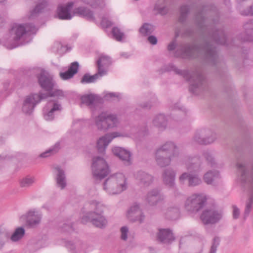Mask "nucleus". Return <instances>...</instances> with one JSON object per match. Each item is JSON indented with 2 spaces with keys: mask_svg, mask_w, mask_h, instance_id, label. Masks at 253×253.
<instances>
[{
  "mask_svg": "<svg viewBox=\"0 0 253 253\" xmlns=\"http://www.w3.org/2000/svg\"><path fill=\"white\" fill-rule=\"evenodd\" d=\"M195 22L203 34V43L179 44L175 52V56L185 59L201 57L209 64L216 65L218 57L214 44L227 46L230 44L222 25L219 23L216 7L212 5L203 6L196 14Z\"/></svg>",
  "mask_w": 253,
  "mask_h": 253,
  "instance_id": "f257e3e1",
  "label": "nucleus"
},
{
  "mask_svg": "<svg viewBox=\"0 0 253 253\" xmlns=\"http://www.w3.org/2000/svg\"><path fill=\"white\" fill-rule=\"evenodd\" d=\"M37 31L36 27L32 23L14 24L9 31V44H5L8 48H15L18 46V42L24 41L27 37L35 34Z\"/></svg>",
  "mask_w": 253,
  "mask_h": 253,
  "instance_id": "f03ea898",
  "label": "nucleus"
},
{
  "mask_svg": "<svg viewBox=\"0 0 253 253\" xmlns=\"http://www.w3.org/2000/svg\"><path fill=\"white\" fill-rule=\"evenodd\" d=\"M179 154V149L175 144L171 141H167L157 149L155 153L156 161L160 167H166L172 161L177 159Z\"/></svg>",
  "mask_w": 253,
  "mask_h": 253,
  "instance_id": "7ed1b4c3",
  "label": "nucleus"
},
{
  "mask_svg": "<svg viewBox=\"0 0 253 253\" xmlns=\"http://www.w3.org/2000/svg\"><path fill=\"white\" fill-rule=\"evenodd\" d=\"M89 208L90 211L87 213L86 216L82 218V222L85 223L90 221L97 227H104L107 223L106 219L102 215L104 205L100 202L92 200L89 203Z\"/></svg>",
  "mask_w": 253,
  "mask_h": 253,
  "instance_id": "20e7f679",
  "label": "nucleus"
},
{
  "mask_svg": "<svg viewBox=\"0 0 253 253\" xmlns=\"http://www.w3.org/2000/svg\"><path fill=\"white\" fill-rule=\"evenodd\" d=\"M127 187V179L122 172L111 175L105 180L103 184L104 190L111 195L121 193L126 190Z\"/></svg>",
  "mask_w": 253,
  "mask_h": 253,
  "instance_id": "39448f33",
  "label": "nucleus"
},
{
  "mask_svg": "<svg viewBox=\"0 0 253 253\" xmlns=\"http://www.w3.org/2000/svg\"><path fill=\"white\" fill-rule=\"evenodd\" d=\"M207 200L206 194L202 193H194L186 199L184 208L189 213H197L203 208Z\"/></svg>",
  "mask_w": 253,
  "mask_h": 253,
  "instance_id": "423d86ee",
  "label": "nucleus"
},
{
  "mask_svg": "<svg viewBox=\"0 0 253 253\" xmlns=\"http://www.w3.org/2000/svg\"><path fill=\"white\" fill-rule=\"evenodd\" d=\"M95 123L98 129L107 130L116 127L119 121L116 115L102 112L95 118Z\"/></svg>",
  "mask_w": 253,
  "mask_h": 253,
  "instance_id": "0eeeda50",
  "label": "nucleus"
},
{
  "mask_svg": "<svg viewBox=\"0 0 253 253\" xmlns=\"http://www.w3.org/2000/svg\"><path fill=\"white\" fill-rule=\"evenodd\" d=\"M91 169L93 176L96 180L104 178L109 172V167L105 160L100 157L93 158Z\"/></svg>",
  "mask_w": 253,
  "mask_h": 253,
  "instance_id": "6e6552de",
  "label": "nucleus"
},
{
  "mask_svg": "<svg viewBox=\"0 0 253 253\" xmlns=\"http://www.w3.org/2000/svg\"><path fill=\"white\" fill-rule=\"evenodd\" d=\"M111 64V60L110 57L106 55H101L97 61V72L93 75L86 73L81 79H97L102 77L107 74V68Z\"/></svg>",
  "mask_w": 253,
  "mask_h": 253,
  "instance_id": "1a4fd4ad",
  "label": "nucleus"
},
{
  "mask_svg": "<svg viewBox=\"0 0 253 253\" xmlns=\"http://www.w3.org/2000/svg\"><path fill=\"white\" fill-rule=\"evenodd\" d=\"M41 87L44 91L45 93L40 92L38 95H46L45 98L49 96L62 97L64 96L62 90L55 88V84L53 80H38Z\"/></svg>",
  "mask_w": 253,
  "mask_h": 253,
  "instance_id": "9d476101",
  "label": "nucleus"
},
{
  "mask_svg": "<svg viewBox=\"0 0 253 253\" xmlns=\"http://www.w3.org/2000/svg\"><path fill=\"white\" fill-rule=\"evenodd\" d=\"M121 136H129L135 138L133 133L129 134H122L118 132H113L108 133L100 137L97 142V148L99 153L103 154L108 145L115 138Z\"/></svg>",
  "mask_w": 253,
  "mask_h": 253,
  "instance_id": "9b49d317",
  "label": "nucleus"
},
{
  "mask_svg": "<svg viewBox=\"0 0 253 253\" xmlns=\"http://www.w3.org/2000/svg\"><path fill=\"white\" fill-rule=\"evenodd\" d=\"M46 95H38L35 93L27 97L25 100L22 107L23 111L26 114H31L34 110L36 104L43 99H45Z\"/></svg>",
  "mask_w": 253,
  "mask_h": 253,
  "instance_id": "f8f14e48",
  "label": "nucleus"
},
{
  "mask_svg": "<svg viewBox=\"0 0 253 253\" xmlns=\"http://www.w3.org/2000/svg\"><path fill=\"white\" fill-rule=\"evenodd\" d=\"M215 135L209 129H201L197 131L193 138V141L200 144H208L213 142Z\"/></svg>",
  "mask_w": 253,
  "mask_h": 253,
  "instance_id": "ddd939ff",
  "label": "nucleus"
},
{
  "mask_svg": "<svg viewBox=\"0 0 253 253\" xmlns=\"http://www.w3.org/2000/svg\"><path fill=\"white\" fill-rule=\"evenodd\" d=\"M221 217V213L213 209L204 211L200 216V218L204 224H214L218 222Z\"/></svg>",
  "mask_w": 253,
  "mask_h": 253,
  "instance_id": "4468645a",
  "label": "nucleus"
},
{
  "mask_svg": "<svg viewBox=\"0 0 253 253\" xmlns=\"http://www.w3.org/2000/svg\"><path fill=\"white\" fill-rule=\"evenodd\" d=\"M127 218L131 221H139L142 223L144 219V215L138 204L134 203L127 211Z\"/></svg>",
  "mask_w": 253,
  "mask_h": 253,
  "instance_id": "2eb2a0df",
  "label": "nucleus"
},
{
  "mask_svg": "<svg viewBox=\"0 0 253 253\" xmlns=\"http://www.w3.org/2000/svg\"><path fill=\"white\" fill-rule=\"evenodd\" d=\"M61 110V105L57 101L50 100L43 108L44 118L46 121H51L54 118V112Z\"/></svg>",
  "mask_w": 253,
  "mask_h": 253,
  "instance_id": "dca6fc26",
  "label": "nucleus"
},
{
  "mask_svg": "<svg viewBox=\"0 0 253 253\" xmlns=\"http://www.w3.org/2000/svg\"><path fill=\"white\" fill-rule=\"evenodd\" d=\"M186 180L188 181V185L190 187H195L202 183V180L199 175L190 172H183L179 177V181L181 184H184Z\"/></svg>",
  "mask_w": 253,
  "mask_h": 253,
  "instance_id": "f3484780",
  "label": "nucleus"
},
{
  "mask_svg": "<svg viewBox=\"0 0 253 253\" xmlns=\"http://www.w3.org/2000/svg\"><path fill=\"white\" fill-rule=\"evenodd\" d=\"M182 163L190 171H199L201 169V161L198 157H186L183 160Z\"/></svg>",
  "mask_w": 253,
  "mask_h": 253,
  "instance_id": "a211bd4d",
  "label": "nucleus"
},
{
  "mask_svg": "<svg viewBox=\"0 0 253 253\" xmlns=\"http://www.w3.org/2000/svg\"><path fill=\"white\" fill-rule=\"evenodd\" d=\"M81 101L83 104H85L90 109H94L102 103V99L98 95L90 94L83 96L81 97Z\"/></svg>",
  "mask_w": 253,
  "mask_h": 253,
  "instance_id": "6ab92c4d",
  "label": "nucleus"
},
{
  "mask_svg": "<svg viewBox=\"0 0 253 253\" xmlns=\"http://www.w3.org/2000/svg\"><path fill=\"white\" fill-rule=\"evenodd\" d=\"M73 5V2H68L65 5H59L57 10V13L59 19L70 20L73 17L70 12Z\"/></svg>",
  "mask_w": 253,
  "mask_h": 253,
  "instance_id": "aec40b11",
  "label": "nucleus"
},
{
  "mask_svg": "<svg viewBox=\"0 0 253 253\" xmlns=\"http://www.w3.org/2000/svg\"><path fill=\"white\" fill-rule=\"evenodd\" d=\"M113 154L118 157L126 165H129L131 164V154L121 147H115L112 149Z\"/></svg>",
  "mask_w": 253,
  "mask_h": 253,
  "instance_id": "412c9836",
  "label": "nucleus"
},
{
  "mask_svg": "<svg viewBox=\"0 0 253 253\" xmlns=\"http://www.w3.org/2000/svg\"><path fill=\"white\" fill-rule=\"evenodd\" d=\"M176 172L171 168L166 169L162 174L164 183L170 188H174L175 185Z\"/></svg>",
  "mask_w": 253,
  "mask_h": 253,
  "instance_id": "4be33fe9",
  "label": "nucleus"
},
{
  "mask_svg": "<svg viewBox=\"0 0 253 253\" xmlns=\"http://www.w3.org/2000/svg\"><path fill=\"white\" fill-rule=\"evenodd\" d=\"M79 69V63L77 61L73 62L69 66L66 70L60 72V77L62 79H70L78 73Z\"/></svg>",
  "mask_w": 253,
  "mask_h": 253,
  "instance_id": "5701e85b",
  "label": "nucleus"
},
{
  "mask_svg": "<svg viewBox=\"0 0 253 253\" xmlns=\"http://www.w3.org/2000/svg\"><path fill=\"white\" fill-rule=\"evenodd\" d=\"M74 12L75 14L85 18L88 21L94 22L96 21L93 11L86 7L80 6L76 8Z\"/></svg>",
  "mask_w": 253,
  "mask_h": 253,
  "instance_id": "b1692460",
  "label": "nucleus"
},
{
  "mask_svg": "<svg viewBox=\"0 0 253 253\" xmlns=\"http://www.w3.org/2000/svg\"><path fill=\"white\" fill-rule=\"evenodd\" d=\"M158 240L163 243H170L174 240L172 231L169 229H160L157 234Z\"/></svg>",
  "mask_w": 253,
  "mask_h": 253,
  "instance_id": "393cba45",
  "label": "nucleus"
},
{
  "mask_svg": "<svg viewBox=\"0 0 253 253\" xmlns=\"http://www.w3.org/2000/svg\"><path fill=\"white\" fill-rule=\"evenodd\" d=\"M42 218L41 214L37 211H30L27 213V222L31 227L39 224Z\"/></svg>",
  "mask_w": 253,
  "mask_h": 253,
  "instance_id": "a878e982",
  "label": "nucleus"
},
{
  "mask_svg": "<svg viewBox=\"0 0 253 253\" xmlns=\"http://www.w3.org/2000/svg\"><path fill=\"white\" fill-rule=\"evenodd\" d=\"M135 176L139 183L144 186L149 185L152 182V176L144 171H138L135 174Z\"/></svg>",
  "mask_w": 253,
  "mask_h": 253,
  "instance_id": "bb28decb",
  "label": "nucleus"
},
{
  "mask_svg": "<svg viewBox=\"0 0 253 253\" xmlns=\"http://www.w3.org/2000/svg\"><path fill=\"white\" fill-rule=\"evenodd\" d=\"M161 70H162V73L173 71L175 74L178 75L183 78H188L190 76V73L188 70H180L171 64L164 66Z\"/></svg>",
  "mask_w": 253,
  "mask_h": 253,
  "instance_id": "cd10ccee",
  "label": "nucleus"
},
{
  "mask_svg": "<svg viewBox=\"0 0 253 253\" xmlns=\"http://www.w3.org/2000/svg\"><path fill=\"white\" fill-rule=\"evenodd\" d=\"M161 199V195L156 189L149 192L145 198L146 202L150 206L156 205Z\"/></svg>",
  "mask_w": 253,
  "mask_h": 253,
  "instance_id": "c85d7f7f",
  "label": "nucleus"
},
{
  "mask_svg": "<svg viewBox=\"0 0 253 253\" xmlns=\"http://www.w3.org/2000/svg\"><path fill=\"white\" fill-rule=\"evenodd\" d=\"M153 125L161 130H164L167 126V119L165 115L160 114L156 115L152 121Z\"/></svg>",
  "mask_w": 253,
  "mask_h": 253,
  "instance_id": "c756f323",
  "label": "nucleus"
},
{
  "mask_svg": "<svg viewBox=\"0 0 253 253\" xmlns=\"http://www.w3.org/2000/svg\"><path fill=\"white\" fill-rule=\"evenodd\" d=\"M220 179V175L217 171H209L204 176V180L208 184H213Z\"/></svg>",
  "mask_w": 253,
  "mask_h": 253,
  "instance_id": "7c9ffc66",
  "label": "nucleus"
},
{
  "mask_svg": "<svg viewBox=\"0 0 253 253\" xmlns=\"http://www.w3.org/2000/svg\"><path fill=\"white\" fill-rule=\"evenodd\" d=\"M189 81V90L195 94H198L203 89V80H188Z\"/></svg>",
  "mask_w": 253,
  "mask_h": 253,
  "instance_id": "2f4dec72",
  "label": "nucleus"
},
{
  "mask_svg": "<svg viewBox=\"0 0 253 253\" xmlns=\"http://www.w3.org/2000/svg\"><path fill=\"white\" fill-rule=\"evenodd\" d=\"M55 169L57 172L56 178L57 186L62 189L64 188L66 185V177L64 171L59 167H56Z\"/></svg>",
  "mask_w": 253,
  "mask_h": 253,
  "instance_id": "473e14b6",
  "label": "nucleus"
},
{
  "mask_svg": "<svg viewBox=\"0 0 253 253\" xmlns=\"http://www.w3.org/2000/svg\"><path fill=\"white\" fill-rule=\"evenodd\" d=\"M36 181L35 178L34 176L28 175L20 180V186L22 188H28L32 186Z\"/></svg>",
  "mask_w": 253,
  "mask_h": 253,
  "instance_id": "72a5a7b5",
  "label": "nucleus"
},
{
  "mask_svg": "<svg viewBox=\"0 0 253 253\" xmlns=\"http://www.w3.org/2000/svg\"><path fill=\"white\" fill-rule=\"evenodd\" d=\"M25 234V230L22 227L16 228L10 236V239L13 242H17L21 239Z\"/></svg>",
  "mask_w": 253,
  "mask_h": 253,
  "instance_id": "f704fd0d",
  "label": "nucleus"
},
{
  "mask_svg": "<svg viewBox=\"0 0 253 253\" xmlns=\"http://www.w3.org/2000/svg\"><path fill=\"white\" fill-rule=\"evenodd\" d=\"M189 10L190 8L188 5H183L181 6L180 9V16L178 20V21L179 23H183L185 21Z\"/></svg>",
  "mask_w": 253,
  "mask_h": 253,
  "instance_id": "c9c22d12",
  "label": "nucleus"
},
{
  "mask_svg": "<svg viewBox=\"0 0 253 253\" xmlns=\"http://www.w3.org/2000/svg\"><path fill=\"white\" fill-rule=\"evenodd\" d=\"M38 79H52L53 76L50 75L48 72L42 68L36 69Z\"/></svg>",
  "mask_w": 253,
  "mask_h": 253,
  "instance_id": "e433bc0d",
  "label": "nucleus"
},
{
  "mask_svg": "<svg viewBox=\"0 0 253 253\" xmlns=\"http://www.w3.org/2000/svg\"><path fill=\"white\" fill-rule=\"evenodd\" d=\"M47 5V2L45 0H43L42 2L37 4L34 9L31 11V16H35L37 14L42 12Z\"/></svg>",
  "mask_w": 253,
  "mask_h": 253,
  "instance_id": "4c0bfd02",
  "label": "nucleus"
},
{
  "mask_svg": "<svg viewBox=\"0 0 253 253\" xmlns=\"http://www.w3.org/2000/svg\"><path fill=\"white\" fill-rule=\"evenodd\" d=\"M153 31V26L148 23L144 24L139 29L140 33L143 36L150 35Z\"/></svg>",
  "mask_w": 253,
  "mask_h": 253,
  "instance_id": "58836bf2",
  "label": "nucleus"
},
{
  "mask_svg": "<svg viewBox=\"0 0 253 253\" xmlns=\"http://www.w3.org/2000/svg\"><path fill=\"white\" fill-rule=\"evenodd\" d=\"M164 0H159L156 4L155 9L157 10L158 12L162 14L165 15L167 14L168 11V8L164 5H160V4H164Z\"/></svg>",
  "mask_w": 253,
  "mask_h": 253,
  "instance_id": "ea45409f",
  "label": "nucleus"
},
{
  "mask_svg": "<svg viewBox=\"0 0 253 253\" xmlns=\"http://www.w3.org/2000/svg\"><path fill=\"white\" fill-rule=\"evenodd\" d=\"M59 143H56L54 147H53L52 148H50L48 150H47L44 152L42 153L40 155V157L42 158H46L50 156L51 155L56 153L59 150Z\"/></svg>",
  "mask_w": 253,
  "mask_h": 253,
  "instance_id": "a19ab883",
  "label": "nucleus"
},
{
  "mask_svg": "<svg viewBox=\"0 0 253 253\" xmlns=\"http://www.w3.org/2000/svg\"><path fill=\"white\" fill-rule=\"evenodd\" d=\"M168 216L172 220L177 219L180 214L178 208H170L168 211Z\"/></svg>",
  "mask_w": 253,
  "mask_h": 253,
  "instance_id": "79ce46f5",
  "label": "nucleus"
},
{
  "mask_svg": "<svg viewBox=\"0 0 253 253\" xmlns=\"http://www.w3.org/2000/svg\"><path fill=\"white\" fill-rule=\"evenodd\" d=\"M122 95L119 93L110 92L105 94V99L107 100H119Z\"/></svg>",
  "mask_w": 253,
  "mask_h": 253,
  "instance_id": "37998d69",
  "label": "nucleus"
},
{
  "mask_svg": "<svg viewBox=\"0 0 253 253\" xmlns=\"http://www.w3.org/2000/svg\"><path fill=\"white\" fill-rule=\"evenodd\" d=\"M112 34L114 38L118 41H121L124 36V33L117 27H114L112 29Z\"/></svg>",
  "mask_w": 253,
  "mask_h": 253,
  "instance_id": "c03bdc74",
  "label": "nucleus"
},
{
  "mask_svg": "<svg viewBox=\"0 0 253 253\" xmlns=\"http://www.w3.org/2000/svg\"><path fill=\"white\" fill-rule=\"evenodd\" d=\"M219 243L220 239L217 237H214L212 240L209 253H216Z\"/></svg>",
  "mask_w": 253,
  "mask_h": 253,
  "instance_id": "a18cd8bd",
  "label": "nucleus"
},
{
  "mask_svg": "<svg viewBox=\"0 0 253 253\" xmlns=\"http://www.w3.org/2000/svg\"><path fill=\"white\" fill-rule=\"evenodd\" d=\"M85 4L90 5L92 8H97L101 6L100 0H82Z\"/></svg>",
  "mask_w": 253,
  "mask_h": 253,
  "instance_id": "49530a36",
  "label": "nucleus"
},
{
  "mask_svg": "<svg viewBox=\"0 0 253 253\" xmlns=\"http://www.w3.org/2000/svg\"><path fill=\"white\" fill-rule=\"evenodd\" d=\"M190 238L184 237L181 239L179 243V253H184L183 251L185 247V244L189 243L190 241Z\"/></svg>",
  "mask_w": 253,
  "mask_h": 253,
  "instance_id": "de8ad7c7",
  "label": "nucleus"
},
{
  "mask_svg": "<svg viewBox=\"0 0 253 253\" xmlns=\"http://www.w3.org/2000/svg\"><path fill=\"white\" fill-rule=\"evenodd\" d=\"M204 156L211 167H213L215 163L212 156L209 153L206 152L204 153Z\"/></svg>",
  "mask_w": 253,
  "mask_h": 253,
  "instance_id": "09e8293b",
  "label": "nucleus"
},
{
  "mask_svg": "<svg viewBox=\"0 0 253 253\" xmlns=\"http://www.w3.org/2000/svg\"><path fill=\"white\" fill-rule=\"evenodd\" d=\"M121 239L124 241L126 240L127 238V234L128 233V229L126 226H123L121 228Z\"/></svg>",
  "mask_w": 253,
  "mask_h": 253,
  "instance_id": "8fccbe9b",
  "label": "nucleus"
},
{
  "mask_svg": "<svg viewBox=\"0 0 253 253\" xmlns=\"http://www.w3.org/2000/svg\"><path fill=\"white\" fill-rule=\"evenodd\" d=\"M101 25L104 28H108L112 25V23L106 18H103L101 20Z\"/></svg>",
  "mask_w": 253,
  "mask_h": 253,
  "instance_id": "3c124183",
  "label": "nucleus"
},
{
  "mask_svg": "<svg viewBox=\"0 0 253 253\" xmlns=\"http://www.w3.org/2000/svg\"><path fill=\"white\" fill-rule=\"evenodd\" d=\"M240 214V210L236 206H233V217L235 219H237Z\"/></svg>",
  "mask_w": 253,
  "mask_h": 253,
  "instance_id": "603ef678",
  "label": "nucleus"
},
{
  "mask_svg": "<svg viewBox=\"0 0 253 253\" xmlns=\"http://www.w3.org/2000/svg\"><path fill=\"white\" fill-rule=\"evenodd\" d=\"M244 28L247 32L249 30H253V20L247 22L244 25Z\"/></svg>",
  "mask_w": 253,
  "mask_h": 253,
  "instance_id": "864d4df0",
  "label": "nucleus"
},
{
  "mask_svg": "<svg viewBox=\"0 0 253 253\" xmlns=\"http://www.w3.org/2000/svg\"><path fill=\"white\" fill-rule=\"evenodd\" d=\"M148 41L152 44L155 45L157 43V39L154 36H150L148 38Z\"/></svg>",
  "mask_w": 253,
  "mask_h": 253,
  "instance_id": "5fc2aeb1",
  "label": "nucleus"
},
{
  "mask_svg": "<svg viewBox=\"0 0 253 253\" xmlns=\"http://www.w3.org/2000/svg\"><path fill=\"white\" fill-rule=\"evenodd\" d=\"M176 47V41L175 40L173 41L170 43H169L168 46V49L169 51H172Z\"/></svg>",
  "mask_w": 253,
  "mask_h": 253,
  "instance_id": "6e6d98bb",
  "label": "nucleus"
},
{
  "mask_svg": "<svg viewBox=\"0 0 253 253\" xmlns=\"http://www.w3.org/2000/svg\"><path fill=\"white\" fill-rule=\"evenodd\" d=\"M63 231H68L70 232L72 230H73L72 226L71 225H69L67 224H65L64 227H63Z\"/></svg>",
  "mask_w": 253,
  "mask_h": 253,
  "instance_id": "4d7b16f0",
  "label": "nucleus"
},
{
  "mask_svg": "<svg viewBox=\"0 0 253 253\" xmlns=\"http://www.w3.org/2000/svg\"><path fill=\"white\" fill-rule=\"evenodd\" d=\"M66 246L67 248L70 249L71 250H73L75 248L74 245L72 243V242L70 241L67 242Z\"/></svg>",
  "mask_w": 253,
  "mask_h": 253,
  "instance_id": "13d9d810",
  "label": "nucleus"
},
{
  "mask_svg": "<svg viewBox=\"0 0 253 253\" xmlns=\"http://www.w3.org/2000/svg\"><path fill=\"white\" fill-rule=\"evenodd\" d=\"M243 41L247 42H253V36H248L246 38L242 39Z\"/></svg>",
  "mask_w": 253,
  "mask_h": 253,
  "instance_id": "bf43d9fd",
  "label": "nucleus"
},
{
  "mask_svg": "<svg viewBox=\"0 0 253 253\" xmlns=\"http://www.w3.org/2000/svg\"><path fill=\"white\" fill-rule=\"evenodd\" d=\"M173 108H174V109H178L180 110V112H181V113H183V114H185V110H183H183H182V108H180L179 107H178V106H177V104H175V105H174V106H173Z\"/></svg>",
  "mask_w": 253,
  "mask_h": 253,
  "instance_id": "052dcab7",
  "label": "nucleus"
},
{
  "mask_svg": "<svg viewBox=\"0 0 253 253\" xmlns=\"http://www.w3.org/2000/svg\"><path fill=\"white\" fill-rule=\"evenodd\" d=\"M95 80H81V83L82 84H89L91 83H93Z\"/></svg>",
  "mask_w": 253,
  "mask_h": 253,
  "instance_id": "680f3d73",
  "label": "nucleus"
},
{
  "mask_svg": "<svg viewBox=\"0 0 253 253\" xmlns=\"http://www.w3.org/2000/svg\"><path fill=\"white\" fill-rule=\"evenodd\" d=\"M151 105L149 104H145L144 106H142V107L144 109H149L150 108Z\"/></svg>",
  "mask_w": 253,
  "mask_h": 253,
  "instance_id": "e2e57ef3",
  "label": "nucleus"
},
{
  "mask_svg": "<svg viewBox=\"0 0 253 253\" xmlns=\"http://www.w3.org/2000/svg\"><path fill=\"white\" fill-rule=\"evenodd\" d=\"M121 56L126 58H128L129 56V55L127 53H123L121 54Z\"/></svg>",
  "mask_w": 253,
  "mask_h": 253,
  "instance_id": "0e129e2a",
  "label": "nucleus"
},
{
  "mask_svg": "<svg viewBox=\"0 0 253 253\" xmlns=\"http://www.w3.org/2000/svg\"><path fill=\"white\" fill-rule=\"evenodd\" d=\"M202 251V246H200V247L196 251V252L193 253H201Z\"/></svg>",
  "mask_w": 253,
  "mask_h": 253,
  "instance_id": "69168bd1",
  "label": "nucleus"
},
{
  "mask_svg": "<svg viewBox=\"0 0 253 253\" xmlns=\"http://www.w3.org/2000/svg\"><path fill=\"white\" fill-rule=\"evenodd\" d=\"M137 133L139 135H143L145 134V133L143 130V131L139 130V131Z\"/></svg>",
  "mask_w": 253,
  "mask_h": 253,
  "instance_id": "338daca9",
  "label": "nucleus"
},
{
  "mask_svg": "<svg viewBox=\"0 0 253 253\" xmlns=\"http://www.w3.org/2000/svg\"><path fill=\"white\" fill-rule=\"evenodd\" d=\"M174 195L175 196H177L178 195H180V193L178 192L177 190H175L174 191Z\"/></svg>",
  "mask_w": 253,
  "mask_h": 253,
  "instance_id": "774afa93",
  "label": "nucleus"
}]
</instances>
